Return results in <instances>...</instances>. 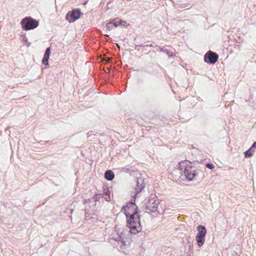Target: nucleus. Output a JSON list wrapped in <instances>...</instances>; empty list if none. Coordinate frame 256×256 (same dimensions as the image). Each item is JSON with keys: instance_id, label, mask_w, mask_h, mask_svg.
<instances>
[{"instance_id": "nucleus-1", "label": "nucleus", "mask_w": 256, "mask_h": 256, "mask_svg": "<svg viewBox=\"0 0 256 256\" xmlns=\"http://www.w3.org/2000/svg\"><path fill=\"white\" fill-rule=\"evenodd\" d=\"M138 207L134 202H128L122 208L127 219V226L130 228L132 233H137L142 230L140 216L138 214Z\"/></svg>"}, {"instance_id": "nucleus-2", "label": "nucleus", "mask_w": 256, "mask_h": 256, "mask_svg": "<svg viewBox=\"0 0 256 256\" xmlns=\"http://www.w3.org/2000/svg\"><path fill=\"white\" fill-rule=\"evenodd\" d=\"M178 170L180 172H183L184 176H196L201 175L202 171L197 168L195 166L192 164H188L185 161H182L178 163Z\"/></svg>"}, {"instance_id": "nucleus-3", "label": "nucleus", "mask_w": 256, "mask_h": 256, "mask_svg": "<svg viewBox=\"0 0 256 256\" xmlns=\"http://www.w3.org/2000/svg\"><path fill=\"white\" fill-rule=\"evenodd\" d=\"M38 21L31 18L27 16L22 18L20 22L22 28L24 30H34L38 26Z\"/></svg>"}, {"instance_id": "nucleus-4", "label": "nucleus", "mask_w": 256, "mask_h": 256, "mask_svg": "<svg viewBox=\"0 0 256 256\" xmlns=\"http://www.w3.org/2000/svg\"><path fill=\"white\" fill-rule=\"evenodd\" d=\"M196 230L198 231L196 236V240L199 246H202L205 241V238L206 233V230L204 226L202 225H198Z\"/></svg>"}, {"instance_id": "nucleus-5", "label": "nucleus", "mask_w": 256, "mask_h": 256, "mask_svg": "<svg viewBox=\"0 0 256 256\" xmlns=\"http://www.w3.org/2000/svg\"><path fill=\"white\" fill-rule=\"evenodd\" d=\"M147 178H144V177H137L136 182V186L135 188L136 193L132 196L135 199L137 194L140 192L144 188L145 185L148 182Z\"/></svg>"}, {"instance_id": "nucleus-6", "label": "nucleus", "mask_w": 256, "mask_h": 256, "mask_svg": "<svg viewBox=\"0 0 256 256\" xmlns=\"http://www.w3.org/2000/svg\"><path fill=\"white\" fill-rule=\"evenodd\" d=\"M81 12L80 9H75L72 12H69L66 16V19L70 22H74L76 20L78 19L81 15Z\"/></svg>"}, {"instance_id": "nucleus-7", "label": "nucleus", "mask_w": 256, "mask_h": 256, "mask_svg": "<svg viewBox=\"0 0 256 256\" xmlns=\"http://www.w3.org/2000/svg\"><path fill=\"white\" fill-rule=\"evenodd\" d=\"M218 54L212 51L208 52L204 56V60L206 62L210 64H215L218 60Z\"/></svg>"}, {"instance_id": "nucleus-8", "label": "nucleus", "mask_w": 256, "mask_h": 256, "mask_svg": "<svg viewBox=\"0 0 256 256\" xmlns=\"http://www.w3.org/2000/svg\"><path fill=\"white\" fill-rule=\"evenodd\" d=\"M159 202L154 198L150 199L146 204V209L154 212L158 211Z\"/></svg>"}, {"instance_id": "nucleus-9", "label": "nucleus", "mask_w": 256, "mask_h": 256, "mask_svg": "<svg viewBox=\"0 0 256 256\" xmlns=\"http://www.w3.org/2000/svg\"><path fill=\"white\" fill-rule=\"evenodd\" d=\"M120 170L122 173H126L129 174L131 176L142 174L135 168L132 166H130L128 168H122Z\"/></svg>"}, {"instance_id": "nucleus-10", "label": "nucleus", "mask_w": 256, "mask_h": 256, "mask_svg": "<svg viewBox=\"0 0 256 256\" xmlns=\"http://www.w3.org/2000/svg\"><path fill=\"white\" fill-rule=\"evenodd\" d=\"M195 177H179L178 178V182H190V181H192L194 180V178Z\"/></svg>"}, {"instance_id": "nucleus-11", "label": "nucleus", "mask_w": 256, "mask_h": 256, "mask_svg": "<svg viewBox=\"0 0 256 256\" xmlns=\"http://www.w3.org/2000/svg\"><path fill=\"white\" fill-rule=\"evenodd\" d=\"M254 152V150H252V148H250L248 150H247L246 151L244 152V154L245 157H246V158L251 157L252 156Z\"/></svg>"}, {"instance_id": "nucleus-12", "label": "nucleus", "mask_w": 256, "mask_h": 256, "mask_svg": "<svg viewBox=\"0 0 256 256\" xmlns=\"http://www.w3.org/2000/svg\"><path fill=\"white\" fill-rule=\"evenodd\" d=\"M111 22L115 27H116L117 26H120V24H122V20L118 18L112 20Z\"/></svg>"}, {"instance_id": "nucleus-13", "label": "nucleus", "mask_w": 256, "mask_h": 256, "mask_svg": "<svg viewBox=\"0 0 256 256\" xmlns=\"http://www.w3.org/2000/svg\"><path fill=\"white\" fill-rule=\"evenodd\" d=\"M104 198L106 200L107 202H109L110 200V191L108 189H107L106 191L104 192V194L103 196Z\"/></svg>"}, {"instance_id": "nucleus-14", "label": "nucleus", "mask_w": 256, "mask_h": 256, "mask_svg": "<svg viewBox=\"0 0 256 256\" xmlns=\"http://www.w3.org/2000/svg\"><path fill=\"white\" fill-rule=\"evenodd\" d=\"M160 52H166L169 57L172 56V54L170 52V51L168 50H164V48H161L158 46Z\"/></svg>"}, {"instance_id": "nucleus-15", "label": "nucleus", "mask_w": 256, "mask_h": 256, "mask_svg": "<svg viewBox=\"0 0 256 256\" xmlns=\"http://www.w3.org/2000/svg\"><path fill=\"white\" fill-rule=\"evenodd\" d=\"M104 176H114V174L112 170H107L104 172Z\"/></svg>"}, {"instance_id": "nucleus-16", "label": "nucleus", "mask_w": 256, "mask_h": 256, "mask_svg": "<svg viewBox=\"0 0 256 256\" xmlns=\"http://www.w3.org/2000/svg\"><path fill=\"white\" fill-rule=\"evenodd\" d=\"M48 59L49 58L48 57H46L44 56L42 60V63L44 64L45 66H47L48 64Z\"/></svg>"}, {"instance_id": "nucleus-17", "label": "nucleus", "mask_w": 256, "mask_h": 256, "mask_svg": "<svg viewBox=\"0 0 256 256\" xmlns=\"http://www.w3.org/2000/svg\"><path fill=\"white\" fill-rule=\"evenodd\" d=\"M50 48L48 47L46 49V50L45 52V53L44 54V56L48 57L49 58L50 55Z\"/></svg>"}, {"instance_id": "nucleus-18", "label": "nucleus", "mask_w": 256, "mask_h": 256, "mask_svg": "<svg viewBox=\"0 0 256 256\" xmlns=\"http://www.w3.org/2000/svg\"><path fill=\"white\" fill-rule=\"evenodd\" d=\"M100 198V194H95L94 196L92 198V200H93V202H96L98 201Z\"/></svg>"}, {"instance_id": "nucleus-19", "label": "nucleus", "mask_w": 256, "mask_h": 256, "mask_svg": "<svg viewBox=\"0 0 256 256\" xmlns=\"http://www.w3.org/2000/svg\"><path fill=\"white\" fill-rule=\"evenodd\" d=\"M206 166L209 169H212L214 167V165L211 163L206 164Z\"/></svg>"}, {"instance_id": "nucleus-20", "label": "nucleus", "mask_w": 256, "mask_h": 256, "mask_svg": "<svg viewBox=\"0 0 256 256\" xmlns=\"http://www.w3.org/2000/svg\"><path fill=\"white\" fill-rule=\"evenodd\" d=\"M112 25H113V24L112 22H110L109 23H108L107 24H106L107 28H108V30H110V28H112Z\"/></svg>"}, {"instance_id": "nucleus-21", "label": "nucleus", "mask_w": 256, "mask_h": 256, "mask_svg": "<svg viewBox=\"0 0 256 256\" xmlns=\"http://www.w3.org/2000/svg\"><path fill=\"white\" fill-rule=\"evenodd\" d=\"M252 148V150H254L256 148V142H254L252 145V146L250 148Z\"/></svg>"}, {"instance_id": "nucleus-22", "label": "nucleus", "mask_w": 256, "mask_h": 256, "mask_svg": "<svg viewBox=\"0 0 256 256\" xmlns=\"http://www.w3.org/2000/svg\"><path fill=\"white\" fill-rule=\"evenodd\" d=\"M91 200L90 199H88V200H85L83 201L84 202V204H87L88 202H91Z\"/></svg>"}, {"instance_id": "nucleus-23", "label": "nucleus", "mask_w": 256, "mask_h": 256, "mask_svg": "<svg viewBox=\"0 0 256 256\" xmlns=\"http://www.w3.org/2000/svg\"><path fill=\"white\" fill-rule=\"evenodd\" d=\"M106 179L108 180L111 181L112 180L114 177H104Z\"/></svg>"}, {"instance_id": "nucleus-24", "label": "nucleus", "mask_w": 256, "mask_h": 256, "mask_svg": "<svg viewBox=\"0 0 256 256\" xmlns=\"http://www.w3.org/2000/svg\"><path fill=\"white\" fill-rule=\"evenodd\" d=\"M122 24H120V25H122V26H124L125 24H126V21H123L122 20Z\"/></svg>"}, {"instance_id": "nucleus-25", "label": "nucleus", "mask_w": 256, "mask_h": 256, "mask_svg": "<svg viewBox=\"0 0 256 256\" xmlns=\"http://www.w3.org/2000/svg\"><path fill=\"white\" fill-rule=\"evenodd\" d=\"M146 46H154L152 44H150V45H146Z\"/></svg>"}]
</instances>
